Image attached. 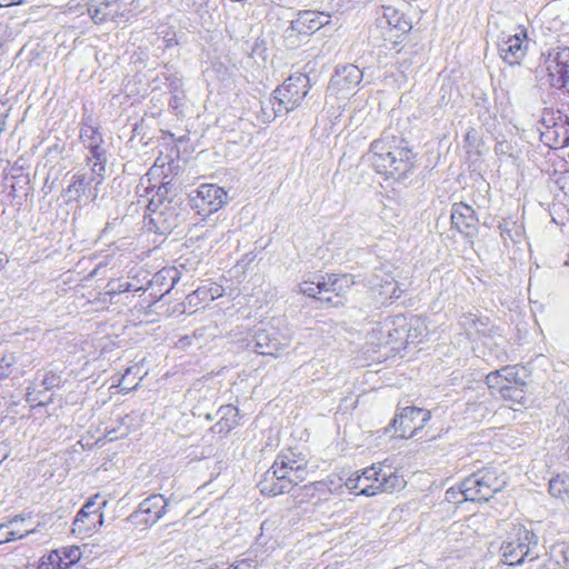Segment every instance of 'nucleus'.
Segmentation results:
<instances>
[{
	"instance_id": "obj_12",
	"label": "nucleus",
	"mask_w": 569,
	"mask_h": 569,
	"mask_svg": "<svg viewBox=\"0 0 569 569\" xmlns=\"http://www.w3.org/2000/svg\"><path fill=\"white\" fill-rule=\"evenodd\" d=\"M80 139L89 150L87 162L92 172L98 176L104 174L107 157L106 150L101 147L103 140L98 128L82 123Z\"/></svg>"
},
{
	"instance_id": "obj_22",
	"label": "nucleus",
	"mask_w": 569,
	"mask_h": 569,
	"mask_svg": "<svg viewBox=\"0 0 569 569\" xmlns=\"http://www.w3.org/2000/svg\"><path fill=\"white\" fill-rule=\"evenodd\" d=\"M560 121L552 130H541V140L550 148L558 149L569 144L568 117H559Z\"/></svg>"
},
{
	"instance_id": "obj_52",
	"label": "nucleus",
	"mask_w": 569,
	"mask_h": 569,
	"mask_svg": "<svg viewBox=\"0 0 569 569\" xmlns=\"http://www.w3.org/2000/svg\"><path fill=\"white\" fill-rule=\"evenodd\" d=\"M128 433H129L128 427H126L122 431H120L119 435L117 433V431L114 429L107 431V436L109 437L110 440L126 437Z\"/></svg>"
},
{
	"instance_id": "obj_23",
	"label": "nucleus",
	"mask_w": 569,
	"mask_h": 569,
	"mask_svg": "<svg viewBox=\"0 0 569 569\" xmlns=\"http://www.w3.org/2000/svg\"><path fill=\"white\" fill-rule=\"evenodd\" d=\"M299 291L305 296L325 301L332 307H339L343 305L341 301H333L332 296H327L326 277L322 276L316 277V280L301 282L299 286Z\"/></svg>"
},
{
	"instance_id": "obj_10",
	"label": "nucleus",
	"mask_w": 569,
	"mask_h": 569,
	"mask_svg": "<svg viewBox=\"0 0 569 569\" xmlns=\"http://www.w3.org/2000/svg\"><path fill=\"white\" fill-rule=\"evenodd\" d=\"M410 29L411 24L403 13L393 7H383L382 14L377 19L375 31L379 32L385 41L396 44Z\"/></svg>"
},
{
	"instance_id": "obj_17",
	"label": "nucleus",
	"mask_w": 569,
	"mask_h": 569,
	"mask_svg": "<svg viewBox=\"0 0 569 569\" xmlns=\"http://www.w3.org/2000/svg\"><path fill=\"white\" fill-rule=\"evenodd\" d=\"M370 288L378 293L383 302H392L401 297L402 290L395 278L383 269L377 270L369 280Z\"/></svg>"
},
{
	"instance_id": "obj_35",
	"label": "nucleus",
	"mask_w": 569,
	"mask_h": 569,
	"mask_svg": "<svg viewBox=\"0 0 569 569\" xmlns=\"http://www.w3.org/2000/svg\"><path fill=\"white\" fill-rule=\"evenodd\" d=\"M549 492L562 500L569 498V476L561 473L552 477L549 481Z\"/></svg>"
},
{
	"instance_id": "obj_9",
	"label": "nucleus",
	"mask_w": 569,
	"mask_h": 569,
	"mask_svg": "<svg viewBox=\"0 0 569 569\" xmlns=\"http://www.w3.org/2000/svg\"><path fill=\"white\" fill-rule=\"evenodd\" d=\"M545 66L551 87L569 93V48L549 50Z\"/></svg>"
},
{
	"instance_id": "obj_59",
	"label": "nucleus",
	"mask_w": 569,
	"mask_h": 569,
	"mask_svg": "<svg viewBox=\"0 0 569 569\" xmlns=\"http://www.w3.org/2000/svg\"><path fill=\"white\" fill-rule=\"evenodd\" d=\"M211 290V293L216 295V298L220 296V289L218 287H208Z\"/></svg>"
},
{
	"instance_id": "obj_47",
	"label": "nucleus",
	"mask_w": 569,
	"mask_h": 569,
	"mask_svg": "<svg viewBox=\"0 0 569 569\" xmlns=\"http://www.w3.org/2000/svg\"><path fill=\"white\" fill-rule=\"evenodd\" d=\"M100 499L99 495L90 498L80 510H84L86 512L92 513H102L101 509L107 505V501L103 500L101 503H98L97 500Z\"/></svg>"
},
{
	"instance_id": "obj_43",
	"label": "nucleus",
	"mask_w": 569,
	"mask_h": 569,
	"mask_svg": "<svg viewBox=\"0 0 569 569\" xmlns=\"http://www.w3.org/2000/svg\"><path fill=\"white\" fill-rule=\"evenodd\" d=\"M140 371H141V368L139 366H131L126 369L124 373L122 375L121 379L119 380V387L121 388L122 392L127 393L138 387L141 378H139V380L137 382L131 383V381H129V376L137 377L140 373Z\"/></svg>"
},
{
	"instance_id": "obj_50",
	"label": "nucleus",
	"mask_w": 569,
	"mask_h": 569,
	"mask_svg": "<svg viewBox=\"0 0 569 569\" xmlns=\"http://www.w3.org/2000/svg\"><path fill=\"white\" fill-rule=\"evenodd\" d=\"M169 189H170V182L161 183L157 188L156 194L152 196V198L150 199V204H154L156 201H158L159 203H162L163 199L167 197V194L169 192Z\"/></svg>"
},
{
	"instance_id": "obj_37",
	"label": "nucleus",
	"mask_w": 569,
	"mask_h": 569,
	"mask_svg": "<svg viewBox=\"0 0 569 569\" xmlns=\"http://www.w3.org/2000/svg\"><path fill=\"white\" fill-rule=\"evenodd\" d=\"M157 80H163V86L169 90L170 93L183 90L182 76L169 68H164V70L160 71L158 73Z\"/></svg>"
},
{
	"instance_id": "obj_46",
	"label": "nucleus",
	"mask_w": 569,
	"mask_h": 569,
	"mask_svg": "<svg viewBox=\"0 0 569 569\" xmlns=\"http://www.w3.org/2000/svg\"><path fill=\"white\" fill-rule=\"evenodd\" d=\"M186 9L197 13L201 19L208 11L206 10L208 0H182Z\"/></svg>"
},
{
	"instance_id": "obj_44",
	"label": "nucleus",
	"mask_w": 569,
	"mask_h": 569,
	"mask_svg": "<svg viewBox=\"0 0 569 569\" xmlns=\"http://www.w3.org/2000/svg\"><path fill=\"white\" fill-rule=\"evenodd\" d=\"M14 363L16 357L13 353L0 355V379L6 378L11 373Z\"/></svg>"
},
{
	"instance_id": "obj_51",
	"label": "nucleus",
	"mask_w": 569,
	"mask_h": 569,
	"mask_svg": "<svg viewBox=\"0 0 569 569\" xmlns=\"http://www.w3.org/2000/svg\"><path fill=\"white\" fill-rule=\"evenodd\" d=\"M22 523L23 522H18L17 525H13L9 528V531H18L21 533L19 539H22V538L27 537L28 535L33 533L36 531L34 528H27V527L22 528V526H21Z\"/></svg>"
},
{
	"instance_id": "obj_21",
	"label": "nucleus",
	"mask_w": 569,
	"mask_h": 569,
	"mask_svg": "<svg viewBox=\"0 0 569 569\" xmlns=\"http://www.w3.org/2000/svg\"><path fill=\"white\" fill-rule=\"evenodd\" d=\"M458 323L469 339L487 336L490 331L489 318L473 312L463 313Z\"/></svg>"
},
{
	"instance_id": "obj_1",
	"label": "nucleus",
	"mask_w": 569,
	"mask_h": 569,
	"mask_svg": "<svg viewBox=\"0 0 569 569\" xmlns=\"http://www.w3.org/2000/svg\"><path fill=\"white\" fill-rule=\"evenodd\" d=\"M308 461L300 452L292 449L282 450L259 482L260 492L278 496L289 492L295 486L306 480Z\"/></svg>"
},
{
	"instance_id": "obj_39",
	"label": "nucleus",
	"mask_w": 569,
	"mask_h": 569,
	"mask_svg": "<svg viewBox=\"0 0 569 569\" xmlns=\"http://www.w3.org/2000/svg\"><path fill=\"white\" fill-rule=\"evenodd\" d=\"M214 299L216 295L211 293V290L206 286L199 287L186 298L188 306L191 308H198L200 303Z\"/></svg>"
},
{
	"instance_id": "obj_6",
	"label": "nucleus",
	"mask_w": 569,
	"mask_h": 569,
	"mask_svg": "<svg viewBox=\"0 0 569 569\" xmlns=\"http://www.w3.org/2000/svg\"><path fill=\"white\" fill-rule=\"evenodd\" d=\"M507 481L503 475H498L495 468H483L467 477L460 485L458 493L463 500L488 501L493 495L500 491Z\"/></svg>"
},
{
	"instance_id": "obj_41",
	"label": "nucleus",
	"mask_w": 569,
	"mask_h": 569,
	"mask_svg": "<svg viewBox=\"0 0 569 569\" xmlns=\"http://www.w3.org/2000/svg\"><path fill=\"white\" fill-rule=\"evenodd\" d=\"M559 117H567L566 114H562L559 110L553 109H543L540 120H539V127L538 130L541 133V130H552L557 124L558 121H560Z\"/></svg>"
},
{
	"instance_id": "obj_11",
	"label": "nucleus",
	"mask_w": 569,
	"mask_h": 569,
	"mask_svg": "<svg viewBox=\"0 0 569 569\" xmlns=\"http://www.w3.org/2000/svg\"><path fill=\"white\" fill-rule=\"evenodd\" d=\"M103 174L98 176L78 172L72 177L71 183L63 190L62 196L67 203H80L83 198L93 201L98 196V186L101 184Z\"/></svg>"
},
{
	"instance_id": "obj_19",
	"label": "nucleus",
	"mask_w": 569,
	"mask_h": 569,
	"mask_svg": "<svg viewBox=\"0 0 569 569\" xmlns=\"http://www.w3.org/2000/svg\"><path fill=\"white\" fill-rule=\"evenodd\" d=\"M327 18L328 16L321 12L311 10L300 11L297 18L291 21L290 28L298 34H310L325 26L328 22Z\"/></svg>"
},
{
	"instance_id": "obj_36",
	"label": "nucleus",
	"mask_w": 569,
	"mask_h": 569,
	"mask_svg": "<svg viewBox=\"0 0 569 569\" xmlns=\"http://www.w3.org/2000/svg\"><path fill=\"white\" fill-rule=\"evenodd\" d=\"M525 387H526V382L518 375L517 383L507 385V389L503 390L500 395L503 399L510 400L511 402L523 403L525 398H526Z\"/></svg>"
},
{
	"instance_id": "obj_30",
	"label": "nucleus",
	"mask_w": 569,
	"mask_h": 569,
	"mask_svg": "<svg viewBox=\"0 0 569 569\" xmlns=\"http://www.w3.org/2000/svg\"><path fill=\"white\" fill-rule=\"evenodd\" d=\"M353 284L352 276L350 274H327L326 277V287H327V295L328 293H335V301H341L342 302V295L351 288Z\"/></svg>"
},
{
	"instance_id": "obj_14",
	"label": "nucleus",
	"mask_w": 569,
	"mask_h": 569,
	"mask_svg": "<svg viewBox=\"0 0 569 569\" xmlns=\"http://www.w3.org/2000/svg\"><path fill=\"white\" fill-rule=\"evenodd\" d=\"M167 499L162 495H152L139 503L129 519L136 525L150 527L162 518L167 511Z\"/></svg>"
},
{
	"instance_id": "obj_45",
	"label": "nucleus",
	"mask_w": 569,
	"mask_h": 569,
	"mask_svg": "<svg viewBox=\"0 0 569 569\" xmlns=\"http://www.w3.org/2000/svg\"><path fill=\"white\" fill-rule=\"evenodd\" d=\"M42 569H67L61 565V557L58 552H50L41 558Z\"/></svg>"
},
{
	"instance_id": "obj_13",
	"label": "nucleus",
	"mask_w": 569,
	"mask_h": 569,
	"mask_svg": "<svg viewBox=\"0 0 569 569\" xmlns=\"http://www.w3.org/2000/svg\"><path fill=\"white\" fill-rule=\"evenodd\" d=\"M429 419L430 412L428 410L407 407L393 419V427L399 437L413 438L418 436Z\"/></svg>"
},
{
	"instance_id": "obj_5",
	"label": "nucleus",
	"mask_w": 569,
	"mask_h": 569,
	"mask_svg": "<svg viewBox=\"0 0 569 569\" xmlns=\"http://www.w3.org/2000/svg\"><path fill=\"white\" fill-rule=\"evenodd\" d=\"M506 565L516 566L539 558L538 537L522 525H515L501 546Z\"/></svg>"
},
{
	"instance_id": "obj_40",
	"label": "nucleus",
	"mask_w": 569,
	"mask_h": 569,
	"mask_svg": "<svg viewBox=\"0 0 569 569\" xmlns=\"http://www.w3.org/2000/svg\"><path fill=\"white\" fill-rule=\"evenodd\" d=\"M27 519L22 515L16 516L6 523L0 525V545L9 541L18 540L20 532L9 531V528L18 522H24Z\"/></svg>"
},
{
	"instance_id": "obj_56",
	"label": "nucleus",
	"mask_w": 569,
	"mask_h": 569,
	"mask_svg": "<svg viewBox=\"0 0 569 569\" xmlns=\"http://www.w3.org/2000/svg\"><path fill=\"white\" fill-rule=\"evenodd\" d=\"M271 526H272V523H271L269 520L263 521V522L261 523V531H262V533H263L264 531L269 530V529L271 528Z\"/></svg>"
},
{
	"instance_id": "obj_18",
	"label": "nucleus",
	"mask_w": 569,
	"mask_h": 569,
	"mask_svg": "<svg viewBox=\"0 0 569 569\" xmlns=\"http://www.w3.org/2000/svg\"><path fill=\"white\" fill-rule=\"evenodd\" d=\"M451 223L461 233L471 236L477 230L478 217L473 208L467 203H453L451 208Z\"/></svg>"
},
{
	"instance_id": "obj_33",
	"label": "nucleus",
	"mask_w": 569,
	"mask_h": 569,
	"mask_svg": "<svg viewBox=\"0 0 569 569\" xmlns=\"http://www.w3.org/2000/svg\"><path fill=\"white\" fill-rule=\"evenodd\" d=\"M37 386L42 387L44 390L53 391L61 387L62 377L54 370L38 371L33 378Z\"/></svg>"
},
{
	"instance_id": "obj_8",
	"label": "nucleus",
	"mask_w": 569,
	"mask_h": 569,
	"mask_svg": "<svg viewBox=\"0 0 569 569\" xmlns=\"http://www.w3.org/2000/svg\"><path fill=\"white\" fill-rule=\"evenodd\" d=\"M228 202L227 191L213 183H202L190 197V204L199 214L210 216Z\"/></svg>"
},
{
	"instance_id": "obj_58",
	"label": "nucleus",
	"mask_w": 569,
	"mask_h": 569,
	"mask_svg": "<svg viewBox=\"0 0 569 569\" xmlns=\"http://www.w3.org/2000/svg\"><path fill=\"white\" fill-rule=\"evenodd\" d=\"M24 569H42V561L40 560V562L38 565H36V563L28 565V566H26Z\"/></svg>"
},
{
	"instance_id": "obj_27",
	"label": "nucleus",
	"mask_w": 569,
	"mask_h": 569,
	"mask_svg": "<svg viewBox=\"0 0 569 569\" xmlns=\"http://www.w3.org/2000/svg\"><path fill=\"white\" fill-rule=\"evenodd\" d=\"M102 522V513L90 515L84 510H79L72 523V531L78 535L89 533L100 527Z\"/></svg>"
},
{
	"instance_id": "obj_54",
	"label": "nucleus",
	"mask_w": 569,
	"mask_h": 569,
	"mask_svg": "<svg viewBox=\"0 0 569 569\" xmlns=\"http://www.w3.org/2000/svg\"><path fill=\"white\" fill-rule=\"evenodd\" d=\"M157 79H158V73L151 80L152 91L160 90V89H162V87H164L163 86V80H157Z\"/></svg>"
},
{
	"instance_id": "obj_26",
	"label": "nucleus",
	"mask_w": 569,
	"mask_h": 569,
	"mask_svg": "<svg viewBox=\"0 0 569 569\" xmlns=\"http://www.w3.org/2000/svg\"><path fill=\"white\" fill-rule=\"evenodd\" d=\"M406 316L397 315L386 318V328L389 332V341H391L392 349H396V345H405L408 340V333L406 330Z\"/></svg>"
},
{
	"instance_id": "obj_55",
	"label": "nucleus",
	"mask_w": 569,
	"mask_h": 569,
	"mask_svg": "<svg viewBox=\"0 0 569 569\" xmlns=\"http://www.w3.org/2000/svg\"><path fill=\"white\" fill-rule=\"evenodd\" d=\"M22 0H0V7H10L14 4H20Z\"/></svg>"
},
{
	"instance_id": "obj_57",
	"label": "nucleus",
	"mask_w": 569,
	"mask_h": 569,
	"mask_svg": "<svg viewBox=\"0 0 569 569\" xmlns=\"http://www.w3.org/2000/svg\"><path fill=\"white\" fill-rule=\"evenodd\" d=\"M456 495H457V492L453 489H449L446 492V498H447V500H451V499L456 498Z\"/></svg>"
},
{
	"instance_id": "obj_16",
	"label": "nucleus",
	"mask_w": 569,
	"mask_h": 569,
	"mask_svg": "<svg viewBox=\"0 0 569 569\" xmlns=\"http://www.w3.org/2000/svg\"><path fill=\"white\" fill-rule=\"evenodd\" d=\"M178 280L179 277L177 269L163 268L147 281V286H143L142 291H150L152 300L158 301L171 291Z\"/></svg>"
},
{
	"instance_id": "obj_24",
	"label": "nucleus",
	"mask_w": 569,
	"mask_h": 569,
	"mask_svg": "<svg viewBox=\"0 0 569 569\" xmlns=\"http://www.w3.org/2000/svg\"><path fill=\"white\" fill-rule=\"evenodd\" d=\"M519 372L520 369L517 366H506L487 375L486 381L490 389L497 390L501 393L507 389V385L517 383V376Z\"/></svg>"
},
{
	"instance_id": "obj_25",
	"label": "nucleus",
	"mask_w": 569,
	"mask_h": 569,
	"mask_svg": "<svg viewBox=\"0 0 569 569\" xmlns=\"http://www.w3.org/2000/svg\"><path fill=\"white\" fill-rule=\"evenodd\" d=\"M118 0H92L87 8L88 14L96 23L112 19L119 10Z\"/></svg>"
},
{
	"instance_id": "obj_34",
	"label": "nucleus",
	"mask_w": 569,
	"mask_h": 569,
	"mask_svg": "<svg viewBox=\"0 0 569 569\" xmlns=\"http://www.w3.org/2000/svg\"><path fill=\"white\" fill-rule=\"evenodd\" d=\"M52 552H58L61 557V565L67 569H81L79 566V561L81 559V550L77 546L64 547L61 549L53 550Z\"/></svg>"
},
{
	"instance_id": "obj_2",
	"label": "nucleus",
	"mask_w": 569,
	"mask_h": 569,
	"mask_svg": "<svg viewBox=\"0 0 569 569\" xmlns=\"http://www.w3.org/2000/svg\"><path fill=\"white\" fill-rule=\"evenodd\" d=\"M413 152L398 137H382L375 140L368 152L372 168L387 178L402 179L413 168Z\"/></svg>"
},
{
	"instance_id": "obj_42",
	"label": "nucleus",
	"mask_w": 569,
	"mask_h": 569,
	"mask_svg": "<svg viewBox=\"0 0 569 569\" xmlns=\"http://www.w3.org/2000/svg\"><path fill=\"white\" fill-rule=\"evenodd\" d=\"M369 339L377 346H391V341H389L388 328H386V318L377 323L375 328H372L369 333Z\"/></svg>"
},
{
	"instance_id": "obj_53",
	"label": "nucleus",
	"mask_w": 569,
	"mask_h": 569,
	"mask_svg": "<svg viewBox=\"0 0 569 569\" xmlns=\"http://www.w3.org/2000/svg\"><path fill=\"white\" fill-rule=\"evenodd\" d=\"M9 447L6 441L0 437V463L8 457Z\"/></svg>"
},
{
	"instance_id": "obj_4",
	"label": "nucleus",
	"mask_w": 569,
	"mask_h": 569,
	"mask_svg": "<svg viewBox=\"0 0 569 569\" xmlns=\"http://www.w3.org/2000/svg\"><path fill=\"white\" fill-rule=\"evenodd\" d=\"M310 87V79L305 73L297 72L287 78L272 92V97L269 100L271 112H267L268 107L262 108L268 121L297 109L308 94Z\"/></svg>"
},
{
	"instance_id": "obj_38",
	"label": "nucleus",
	"mask_w": 569,
	"mask_h": 569,
	"mask_svg": "<svg viewBox=\"0 0 569 569\" xmlns=\"http://www.w3.org/2000/svg\"><path fill=\"white\" fill-rule=\"evenodd\" d=\"M143 286H137L132 281L111 280L107 284V295L113 296L122 292H138L142 291Z\"/></svg>"
},
{
	"instance_id": "obj_28",
	"label": "nucleus",
	"mask_w": 569,
	"mask_h": 569,
	"mask_svg": "<svg viewBox=\"0 0 569 569\" xmlns=\"http://www.w3.org/2000/svg\"><path fill=\"white\" fill-rule=\"evenodd\" d=\"M219 421L213 426L217 433H228L238 426L239 410L232 405L221 406L218 410Z\"/></svg>"
},
{
	"instance_id": "obj_15",
	"label": "nucleus",
	"mask_w": 569,
	"mask_h": 569,
	"mask_svg": "<svg viewBox=\"0 0 569 569\" xmlns=\"http://www.w3.org/2000/svg\"><path fill=\"white\" fill-rule=\"evenodd\" d=\"M527 50V34L523 29L515 34L502 33L498 42L501 59L510 66L518 64Z\"/></svg>"
},
{
	"instance_id": "obj_48",
	"label": "nucleus",
	"mask_w": 569,
	"mask_h": 569,
	"mask_svg": "<svg viewBox=\"0 0 569 569\" xmlns=\"http://www.w3.org/2000/svg\"><path fill=\"white\" fill-rule=\"evenodd\" d=\"M171 98L169 100V108L173 110L176 113L181 112V108L184 104L186 94L183 90L174 91L173 93H170Z\"/></svg>"
},
{
	"instance_id": "obj_20",
	"label": "nucleus",
	"mask_w": 569,
	"mask_h": 569,
	"mask_svg": "<svg viewBox=\"0 0 569 569\" xmlns=\"http://www.w3.org/2000/svg\"><path fill=\"white\" fill-rule=\"evenodd\" d=\"M362 71L355 64H347L336 69L330 80L329 88L338 90H350L362 80Z\"/></svg>"
},
{
	"instance_id": "obj_3",
	"label": "nucleus",
	"mask_w": 569,
	"mask_h": 569,
	"mask_svg": "<svg viewBox=\"0 0 569 569\" xmlns=\"http://www.w3.org/2000/svg\"><path fill=\"white\" fill-rule=\"evenodd\" d=\"M406 481L390 466L372 465L361 473H352L345 482L351 492L376 496L379 492H393L405 487Z\"/></svg>"
},
{
	"instance_id": "obj_32",
	"label": "nucleus",
	"mask_w": 569,
	"mask_h": 569,
	"mask_svg": "<svg viewBox=\"0 0 569 569\" xmlns=\"http://www.w3.org/2000/svg\"><path fill=\"white\" fill-rule=\"evenodd\" d=\"M498 229L506 247L509 243H519L523 238L522 226L511 219H502L498 224Z\"/></svg>"
},
{
	"instance_id": "obj_49",
	"label": "nucleus",
	"mask_w": 569,
	"mask_h": 569,
	"mask_svg": "<svg viewBox=\"0 0 569 569\" xmlns=\"http://www.w3.org/2000/svg\"><path fill=\"white\" fill-rule=\"evenodd\" d=\"M166 210H168L167 207H164L163 210L159 212L158 217L154 220H157L158 222H161V218L166 216ZM162 222L164 223L163 230H170V229L177 227L178 217L170 213V218L169 219L163 218Z\"/></svg>"
},
{
	"instance_id": "obj_7",
	"label": "nucleus",
	"mask_w": 569,
	"mask_h": 569,
	"mask_svg": "<svg viewBox=\"0 0 569 569\" xmlns=\"http://www.w3.org/2000/svg\"><path fill=\"white\" fill-rule=\"evenodd\" d=\"M290 341V335L282 333L270 325L257 328L248 346L259 355L277 357L281 350L289 347Z\"/></svg>"
},
{
	"instance_id": "obj_29",
	"label": "nucleus",
	"mask_w": 569,
	"mask_h": 569,
	"mask_svg": "<svg viewBox=\"0 0 569 569\" xmlns=\"http://www.w3.org/2000/svg\"><path fill=\"white\" fill-rule=\"evenodd\" d=\"M26 399L27 402L30 403L31 408L36 410L51 403L53 401V393L37 386V381L32 380L27 388Z\"/></svg>"
},
{
	"instance_id": "obj_31",
	"label": "nucleus",
	"mask_w": 569,
	"mask_h": 569,
	"mask_svg": "<svg viewBox=\"0 0 569 569\" xmlns=\"http://www.w3.org/2000/svg\"><path fill=\"white\" fill-rule=\"evenodd\" d=\"M407 343L421 342L429 333L426 319L420 316L406 317Z\"/></svg>"
}]
</instances>
